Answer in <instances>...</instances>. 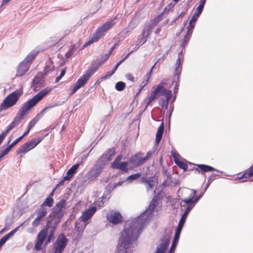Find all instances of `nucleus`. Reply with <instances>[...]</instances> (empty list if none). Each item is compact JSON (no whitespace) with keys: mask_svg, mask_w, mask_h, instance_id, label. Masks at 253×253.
<instances>
[{"mask_svg":"<svg viewBox=\"0 0 253 253\" xmlns=\"http://www.w3.org/2000/svg\"><path fill=\"white\" fill-rule=\"evenodd\" d=\"M157 203L154 198L148 208L139 216L126 221L117 248V253H129L130 245L136 240L143 229L149 223Z\"/></svg>","mask_w":253,"mask_h":253,"instance_id":"nucleus-1","label":"nucleus"},{"mask_svg":"<svg viewBox=\"0 0 253 253\" xmlns=\"http://www.w3.org/2000/svg\"><path fill=\"white\" fill-rule=\"evenodd\" d=\"M51 89L52 88L50 87H46L43 89L36 94L32 98L29 99L24 103L13 121L6 127L4 131H3L1 134H0V145L8 133L11 129L16 127L28 114L31 108L35 106L44 96L50 92Z\"/></svg>","mask_w":253,"mask_h":253,"instance_id":"nucleus-2","label":"nucleus"},{"mask_svg":"<svg viewBox=\"0 0 253 253\" xmlns=\"http://www.w3.org/2000/svg\"><path fill=\"white\" fill-rule=\"evenodd\" d=\"M191 191L190 196L188 198H184L182 200L181 203V210L184 211L183 214L188 215L190 211L195 207L197 203L203 196L202 193L198 196H196L197 191L193 189H189Z\"/></svg>","mask_w":253,"mask_h":253,"instance_id":"nucleus-3","label":"nucleus"},{"mask_svg":"<svg viewBox=\"0 0 253 253\" xmlns=\"http://www.w3.org/2000/svg\"><path fill=\"white\" fill-rule=\"evenodd\" d=\"M172 232L170 229H166L159 240L156 251L154 253H166L171 240Z\"/></svg>","mask_w":253,"mask_h":253,"instance_id":"nucleus-4","label":"nucleus"},{"mask_svg":"<svg viewBox=\"0 0 253 253\" xmlns=\"http://www.w3.org/2000/svg\"><path fill=\"white\" fill-rule=\"evenodd\" d=\"M96 69L94 67H90L76 82L73 85L71 94L75 93L79 89L84 86L89 78L96 72Z\"/></svg>","mask_w":253,"mask_h":253,"instance_id":"nucleus-5","label":"nucleus"},{"mask_svg":"<svg viewBox=\"0 0 253 253\" xmlns=\"http://www.w3.org/2000/svg\"><path fill=\"white\" fill-rule=\"evenodd\" d=\"M22 92L17 90L9 94L3 100L1 104L2 109H7L13 106L17 102Z\"/></svg>","mask_w":253,"mask_h":253,"instance_id":"nucleus-6","label":"nucleus"},{"mask_svg":"<svg viewBox=\"0 0 253 253\" xmlns=\"http://www.w3.org/2000/svg\"><path fill=\"white\" fill-rule=\"evenodd\" d=\"M117 19V17H115L104 23L97 29L94 33L95 35H97L99 39H101L108 30L116 24Z\"/></svg>","mask_w":253,"mask_h":253,"instance_id":"nucleus-7","label":"nucleus"},{"mask_svg":"<svg viewBox=\"0 0 253 253\" xmlns=\"http://www.w3.org/2000/svg\"><path fill=\"white\" fill-rule=\"evenodd\" d=\"M42 140V137L35 138L30 141L24 143L17 150V154H25L37 146Z\"/></svg>","mask_w":253,"mask_h":253,"instance_id":"nucleus-8","label":"nucleus"},{"mask_svg":"<svg viewBox=\"0 0 253 253\" xmlns=\"http://www.w3.org/2000/svg\"><path fill=\"white\" fill-rule=\"evenodd\" d=\"M68 241V239L63 234H60L53 245L54 253H62L66 247Z\"/></svg>","mask_w":253,"mask_h":253,"instance_id":"nucleus-9","label":"nucleus"},{"mask_svg":"<svg viewBox=\"0 0 253 253\" xmlns=\"http://www.w3.org/2000/svg\"><path fill=\"white\" fill-rule=\"evenodd\" d=\"M108 220L113 224H117L122 222L123 216L121 214L117 211H110L107 215Z\"/></svg>","mask_w":253,"mask_h":253,"instance_id":"nucleus-10","label":"nucleus"},{"mask_svg":"<svg viewBox=\"0 0 253 253\" xmlns=\"http://www.w3.org/2000/svg\"><path fill=\"white\" fill-rule=\"evenodd\" d=\"M66 203V201L65 199H62L56 204L53 210L54 217L59 219L63 216L64 213V208Z\"/></svg>","mask_w":253,"mask_h":253,"instance_id":"nucleus-11","label":"nucleus"},{"mask_svg":"<svg viewBox=\"0 0 253 253\" xmlns=\"http://www.w3.org/2000/svg\"><path fill=\"white\" fill-rule=\"evenodd\" d=\"M47 233L48 229L46 228L42 229L39 233L35 246V249L37 251H40L41 250L42 246L47 236Z\"/></svg>","mask_w":253,"mask_h":253,"instance_id":"nucleus-12","label":"nucleus"},{"mask_svg":"<svg viewBox=\"0 0 253 253\" xmlns=\"http://www.w3.org/2000/svg\"><path fill=\"white\" fill-rule=\"evenodd\" d=\"M142 155V154L141 153H138L129 159L128 161L130 168L137 167L145 162Z\"/></svg>","mask_w":253,"mask_h":253,"instance_id":"nucleus-13","label":"nucleus"},{"mask_svg":"<svg viewBox=\"0 0 253 253\" xmlns=\"http://www.w3.org/2000/svg\"><path fill=\"white\" fill-rule=\"evenodd\" d=\"M96 211V207L95 206L91 207L84 211L81 215L82 220L84 222L87 221L95 213Z\"/></svg>","mask_w":253,"mask_h":253,"instance_id":"nucleus-14","label":"nucleus"},{"mask_svg":"<svg viewBox=\"0 0 253 253\" xmlns=\"http://www.w3.org/2000/svg\"><path fill=\"white\" fill-rule=\"evenodd\" d=\"M30 66L28 63H25L24 62L22 61L17 68V74L16 76H22L29 70Z\"/></svg>","mask_w":253,"mask_h":253,"instance_id":"nucleus-15","label":"nucleus"},{"mask_svg":"<svg viewBox=\"0 0 253 253\" xmlns=\"http://www.w3.org/2000/svg\"><path fill=\"white\" fill-rule=\"evenodd\" d=\"M44 79L43 74L42 73H39L33 80L32 84L33 85H36V87H40L44 84Z\"/></svg>","mask_w":253,"mask_h":253,"instance_id":"nucleus-16","label":"nucleus"},{"mask_svg":"<svg viewBox=\"0 0 253 253\" xmlns=\"http://www.w3.org/2000/svg\"><path fill=\"white\" fill-rule=\"evenodd\" d=\"M55 106H47L46 107H45V108H44L42 110V112H41V113L40 114H38L33 120H32L29 125H28V127H29V128H32L35 125V124L37 123V122L38 121V120H39V117L41 116V117L42 116V114L47 110H48L49 109L52 108V107H54Z\"/></svg>","mask_w":253,"mask_h":253,"instance_id":"nucleus-17","label":"nucleus"},{"mask_svg":"<svg viewBox=\"0 0 253 253\" xmlns=\"http://www.w3.org/2000/svg\"><path fill=\"white\" fill-rule=\"evenodd\" d=\"M101 171H102L93 166L91 169H90L87 173L88 179L90 180L94 179L100 175Z\"/></svg>","mask_w":253,"mask_h":253,"instance_id":"nucleus-18","label":"nucleus"},{"mask_svg":"<svg viewBox=\"0 0 253 253\" xmlns=\"http://www.w3.org/2000/svg\"><path fill=\"white\" fill-rule=\"evenodd\" d=\"M197 166L198 168L201 170V173L202 174H204L205 172H208V171H216L220 172H222V171H220L214 168L209 166L207 165H204V164H199L197 165Z\"/></svg>","mask_w":253,"mask_h":253,"instance_id":"nucleus-19","label":"nucleus"},{"mask_svg":"<svg viewBox=\"0 0 253 253\" xmlns=\"http://www.w3.org/2000/svg\"><path fill=\"white\" fill-rule=\"evenodd\" d=\"M104 156H101L97 161L96 164L94 165V167L97 168L101 171L104 169L105 165L108 163L105 160H104Z\"/></svg>","mask_w":253,"mask_h":253,"instance_id":"nucleus-20","label":"nucleus"},{"mask_svg":"<svg viewBox=\"0 0 253 253\" xmlns=\"http://www.w3.org/2000/svg\"><path fill=\"white\" fill-rule=\"evenodd\" d=\"M164 131V125L162 123L158 128L156 136V144H158L160 142Z\"/></svg>","mask_w":253,"mask_h":253,"instance_id":"nucleus-21","label":"nucleus"},{"mask_svg":"<svg viewBox=\"0 0 253 253\" xmlns=\"http://www.w3.org/2000/svg\"><path fill=\"white\" fill-rule=\"evenodd\" d=\"M129 164V161L123 162L119 163V164L111 167L113 169H120L125 172H127L128 170L127 166Z\"/></svg>","mask_w":253,"mask_h":253,"instance_id":"nucleus-22","label":"nucleus"},{"mask_svg":"<svg viewBox=\"0 0 253 253\" xmlns=\"http://www.w3.org/2000/svg\"><path fill=\"white\" fill-rule=\"evenodd\" d=\"M180 235V233L176 232H175L174 237L172 241V243L169 250V253H174L179 239Z\"/></svg>","mask_w":253,"mask_h":253,"instance_id":"nucleus-23","label":"nucleus"},{"mask_svg":"<svg viewBox=\"0 0 253 253\" xmlns=\"http://www.w3.org/2000/svg\"><path fill=\"white\" fill-rule=\"evenodd\" d=\"M78 169V165H74L71 168L67 171L66 175L64 176V179H70L73 175L76 173Z\"/></svg>","mask_w":253,"mask_h":253,"instance_id":"nucleus-24","label":"nucleus"},{"mask_svg":"<svg viewBox=\"0 0 253 253\" xmlns=\"http://www.w3.org/2000/svg\"><path fill=\"white\" fill-rule=\"evenodd\" d=\"M188 215L183 214L176 229V232L180 233Z\"/></svg>","mask_w":253,"mask_h":253,"instance_id":"nucleus-25","label":"nucleus"},{"mask_svg":"<svg viewBox=\"0 0 253 253\" xmlns=\"http://www.w3.org/2000/svg\"><path fill=\"white\" fill-rule=\"evenodd\" d=\"M37 54V52L32 51L29 53L22 61L24 62L25 63H28V65L30 66L31 63L35 58Z\"/></svg>","mask_w":253,"mask_h":253,"instance_id":"nucleus-26","label":"nucleus"},{"mask_svg":"<svg viewBox=\"0 0 253 253\" xmlns=\"http://www.w3.org/2000/svg\"><path fill=\"white\" fill-rule=\"evenodd\" d=\"M115 150L114 148H112L111 149H109L106 152V153L103 154L102 156H105L104 160H105L106 161L108 162L112 160V158L115 155Z\"/></svg>","mask_w":253,"mask_h":253,"instance_id":"nucleus-27","label":"nucleus"},{"mask_svg":"<svg viewBox=\"0 0 253 253\" xmlns=\"http://www.w3.org/2000/svg\"><path fill=\"white\" fill-rule=\"evenodd\" d=\"M173 157L174 158L175 163L181 169H183L184 171L186 170L188 168V166L184 162L180 161L178 160L176 156L174 154L173 155Z\"/></svg>","mask_w":253,"mask_h":253,"instance_id":"nucleus-28","label":"nucleus"},{"mask_svg":"<svg viewBox=\"0 0 253 253\" xmlns=\"http://www.w3.org/2000/svg\"><path fill=\"white\" fill-rule=\"evenodd\" d=\"M253 176V164L248 169H247L243 174L242 176L239 177L238 178L239 179L242 178H249Z\"/></svg>","mask_w":253,"mask_h":253,"instance_id":"nucleus-29","label":"nucleus"},{"mask_svg":"<svg viewBox=\"0 0 253 253\" xmlns=\"http://www.w3.org/2000/svg\"><path fill=\"white\" fill-rule=\"evenodd\" d=\"M48 209L45 207L41 206L37 211V215L38 217L42 219L46 214Z\"/></svg>","mask_w":253,"mask_h":253,"instance_id":"nucleus-30","label":"nucleus"},{"mask_svg":"<svg viewBox=\"0 0 253 253\" xmlns=\"http://www.w3.org/2000/svg\"><path fill=\"white\" fill-rule=\"evenodd\" d=\"M150 34L149 31H146V30H144L141 34L142 37L139 41H137V42H138L139 44H140L141 45L143 44L147 41V38Z\"/></svg>","mask_w":253,"mask_h":253,"instance_id":"nucleus-31","label":"nucleus"},{"mask_svg":"<svg viewBox=\"0 0 253 253\" xmlns=\"http://www.w3.org/2000/svg\"><path fill=\"white\" fill-rule=\"evenodd\" d=\"M218 175L215 173H212L209 177V180L206 185V187L203 191H202L200 194L203 193L204 194L205 192L207 190V188L209 187V185L211 184V181L215 178V177L218 176Z\"/></svg>","mask_w":253,"mask_h":253,"instance_id":"nucleus-32","label":"nucleus"},{"mask_svg":"<svg viewBox=\"0 0 253 253\" xmlns=\"http://www.w3.org/2000/svg\"><path fill=\"white\" fill-rule=\"evenodd\" d=\"M100 39L94 33L92 36L91 37L90 40L84 43V47H86L94 42H97Z\"/></svg>","mask_w":253,"mask_h":253,"instance_id":"nucleus-33","label":"nucleus"},{"mask_svg":"<svg viewBox=\"0 0 253 253\" xmlns=\"http://www.w3.org/2000/svg\"><path fill=\"white\" fill-rule=\"evenodd\" d=\"M182 65L177 63H175V76L177 77V79L179 78L181 72L182 71Z\"/></svg>","mask_w":253,"mask_h":253,"instance_id":"nucleus-34","label":"nucleus"},{"mask_svg":"<svg viewBox=\"0 0 253 253\" xmlns=\"http://www.w3.org/2000/svg\"><path fill=\"white\" fill-rule=\"evenodd\" d=\"M53 203V199L50 197H47L43 203L41 205L42 206L45 207L46 206L48 207H52Z\"/></svg>","mask_w":253,"mask_h":253,"instance_id":"nucleus-35","label":"nucleus"},{"mask_svg":"<svg viewBox=\"0 0 253 253\" xmlns=\"http://www.w3.org/2000/svg\"><path fill=\"white\" fill-rule=\"evenodd\" d=\"M104 195L105 194L96 202V204L99 207L102 206L103 204L109 199V197H107L106 195L105 196Z\"/></svg>","mask_w":253,"mask_h":253,"instance_id":"nucleus-36","label":"nucleus"},{"mask_svg":"<svg viewBox=\"0 0 253 253\" xmlns=\"http://www.w3.org/2000/svg\"><path fill=\"white\" fill-rule=\"evenodd\" d=\"M55 230V227H54L50 231L49 234L47 236V239L45 241V244H49L51 240H52L54 239V232Z\"/></svg>","mask_w":253,"mask_h":253,"instance_id":"nucleus-37","label":"nucleus"},{"mask_svg":"<svg viewBox=\"0 0 253 253\" xmlns=\"http://www.w3.org/2000/svg\"><path fill=\"white\" fill-rule=\"evenodd\" d=\"M165 96L166 98V109L167 108L169 101H170L171 96L172 92L171 90H169L168 91H165Z\"/></svg>","mask_w":253,"mask_h":253,"instance_id":"nucleus-38","label":"nucleus"},{"mask_svg":"<svg viewBox=\"0 0 253 253\" xmlns=\"http://www.w3.org/2000/svg\"><path fill=\"white\" fill-rule=\"evenodd\" d=\"M136 26V25L135 23V22L132 21H131L128 25L127 28L125 30V32L126 33H127L130 32L133 29H134Z\"/></svg>","mask_w":253,"mask_h":253,"instance_id":"nucleus-39","label":"nucleus"},{"mask_svg":"<svg viewBox=\"0 0 253 253\" xmlns=\"http://www.w3.org/2000/svg\"><path fill=\"white\" fill-rule=\"evenodd\" d=\"M164 87V84L163 83H161L159 85L157 86V87L155 88V89L153 91L152 93L155 95H156L158 93H160L162 89Z\"/></svg>","mask_w":253,"mask_h":253,"instance_id":"nucleus-40","label":"nucleus"},{"mask_svg":"<svg viewBox=\"0 0 253 253\" xmlns=\"http://www.w3.org/2000/svg\"><path fill=\"white\" fill-rule=\"evenodd\" d=\"M144 181L146 183V186L147 190H150L153 189L154 183L153 180L145 179Z\"/></svg>","mask_w":253,"mask_h":253,"instance_id":"nucleus-41","label":"nucleus"},{"mask_svg":"<svg viewBox=\"0 0 253 253\" xmlns=\"http://www.w3.org/2000/svg\"><path fill=\"white\" fill-rule=\"evenodd\" d=\"M126 86L125 84L123 82H119L115 85L116 89L118 91L123 90Z\"/></svg>","mask_w":253,"mask_h":253,"instance_id":"nucleus-42","label":"nucleus"},{"mask_svg":"<svg viewBox=\"0 0 253 253\" xmlns=\"http://www.w3.org/2000/svg\"><path fill=\"white\" fill-rule=\"evenodd\" d=\"M140 176H141L140 173H135V174H131V175L128 176L126 179V180L131 182L133 180H135L137 178H138V177H139Z\"/></svg>","mask_w":253,"mask_h":253,"instance_id":"nucleus-43","label":"nucleus"},{"mask_svg":"<svg viewBox=\"0 0 253 253\" xmlns=\"http://www.w3.org/2000/svg\"><path fill=\"white\" fill-rule=\"evenodd\" d=\"M11 149L9 146L7 147L3 151H1L0 149V160H1L4 156L7 155Z\"/></svg>","mask_w":253,"mask_h":253,"instance_id":"nucleus-44","label":"nucleus"},{"mask_svg":"<svg viewBox=\"0 0 253 253\" xmlns=\"http://www.w3.org/2000/svg\"><path fill=\"white\" fill-rule=\"evenodd\" d=\"M184 59V56L183 55V50H181V51L178 53V57L176 60V63L182 64L183 61Z\"/></svg>","mask_w":253,"mask_h":253,"instance_id":"nucleus-45","label":"nucleus"},{"mask_svg":"<svg viewBox=\"0 0 253 253\" xmlns=\"http://www.w3.org/2000/svg\"><path fill=\"white\" fill-rule=\"evenodd\" d=\"M42 220V219L37 216V217L34 219V220L32 222V225L35 227H37L40 225L41 222Z\"/></svg>","mask_w":253,"mask_h":253,"instance_id":"nucleus-46","label":"nucleus"},{"mask_svg":"<svg viewBox=\"0 0 253 253\" xmlns=\"http://www.w3.org/2000/svg\"><path fill=\"white\" fill-rule=\"evenodd\" d=\"M75 45H72L70 50L66 53V58H68L70 57L75 52Z\"/></svg>","mask_w":253,"mask_h":253,"instance_id":"nucleus-47","label":"nucleus"},{"mask_svg":"<svg viewBox=\"0 0 253 253\" xmlns=\"http://www.w3.org/2000/svg\"><path fill=\"white\" fill-rule=\"evenodd\" d=\"M157 23L153 20L152 21L151 23L149 25V26L144 29L146 31H149V33H151V30L153 29L156 25Z\"/></svg>","mask_w":253,"mask_h":253,"instance_id":"nucleus-48","label":"nucleus"},{"mask_svg":"<svg viewBox=\"0 0 253 253\" xmlns=\"http://www.w3.org/2000/svg\"><path fill=\"white\" fill-rule=\"evenodd\" d=\"M140 44L138 42H137L135 44H132L130 45V47L131 48V50L127 54L128 56L134 51L136 50L139 47Z\"/></svg>","mask_w":253,"mask_h":253,"instance_id":"nucleus-49","label":"nucleus"},{"mask_svg":"<svg viewBox=\"0 0 253 253\" xmlns=\"http://www.w3.org/2000/svg\"><path fill=\"white\" fill-rule=\"evenodd\" d=\"M156 95L152 93V94L149 96L148 98V101L147 102L146 106L145 109L149 105V104L155 99Z\"/></svg>","mask_w":253,"mask_h":253,"instance_id":"nucleus-50","label":"nucleus"},{"mask_svg":"<svg viewBox=\"0 0 253 253\" xmlns=\"http://www.w3.org/2000/svg\"><path fill=\"white\" fill-rule=\"evenodd\" d=\"M122 159V155H118L117 156V157L116 158V159L115 160V161L113 163H112L111 167L115 166V165L119 164V163H121L120 161H121Z\"/></svg>","mask_w":253,"mask_h":253,"instance_id":"nucleus-51","label":"nucleus"},{"mask_svg":"<svg viewBox=\"0 0 253 253\" xmlns=\"http://www.w3.org/2000/svg\"><path fill=\"white\" fill-rule=\"evenodd\" d=\"M23 139V137L21 136L17 138L16 140H15L11 144H10L8 146L9 148L12 149L16 144H17L20 141H21Z\"/></svg>","mask_w":253,"mask_h":253,"instance_id":"nucleus-52","label":"nucleus"},{"mask_svg":"<svg viewBox=\"0 0 253 253\" xmlns=\"http://www.w3.org/2000/svg\"><path fill=\"white\" fill-rule=\"evenodd\" d=\"M156 63H155V64L152 66L151 70L146 74V75L144 76V78H145L147 80H149V79L151 76L152 71H153L155 66L156 65Z\"/></svg>","mask_w":253,"mask_h":253,"instance_id":"nucleus-53","label":"nucleus"},{"mask_svg":"<svg viewBox=\"0 0 253 253\" xmlns=\"http://www.w3.org/2000/svg\"><path fill=\"white\" fill-rule=\"evenodd\" d=\"M126 78L127 80L130 81L132 83L136 81V80H135V78L133 77V76L130 73L127 74L126 75Z\"/></svg>","mask_w":253,"mask_h":253,"instance_id":"nucleus-54","label":"nucleus"},{"mask_svg":"<svg viewBox=\"0 0 253 253\" xmlns=\"http://www.w3.org/2000/svg\"><path fill=\"white\" fill-rule=\"evenodd\" d=\"M128 57V54H127L122 60H121L118 64L116 65L114 69L113 70L115 72L116 70L117 69L119 65L124 62L127 57Z\"/></svg>","mask_w":253,"mask_h":253,"instance_id":"nucleus-55","label":"nucleus"},{"mask_svg":"<svg viewBox=\"0 0 253 253\" xmlns=\"http://www.w3.org/2000/svg\"><path fill=\"white\" fill-rule=\"evenodd\" d=\"M203 9H204V7L199 5L198 6L197 9L196 10L194 14H197V15H198L199 16L200 15V14H201Z\"/></svg>","mask_w":253,"mask_h":253,"instance_id":"nucleus-56","label":"nucleus"},{"mask_svg":"<svg viewBox=\"0 0 253 253\" xmlns=\"http://www.w3.org/2000/svg\"><path fill=\"white\" fill-rule=\"evenodd\" d=\"M163 15V13L159 14L154 19V21L158 24L159 22H160L162 20Z\"/></svg>","mask_w":253,"mask_h":253,"instance_id":"nucleus-57","label":"nucleus"},{"mask_svg":"<svg viewBox=\"0 0 253 253\" xmlns=\"http://www.w3.org/2000/svg\"><path fill=\"white\" fill-rule=\"evenodd\" d=\"M69 179H64V177L63 178V179L56 185L55 187V189H57L58 187H60V186L63 185L64 184V182L66 180H69Z\"/></svg>","mask_w":253,"mask_h":253,"instance_id":"nucleus-58","label":"nucleus"},{"mask_svg":"<svg viewBox=\"0 0 253 253\" xmlns=\"http://www.w3.org/2000/svg\"><path fill=\"white\" fill-rule=\"evenodd\" d=\"M115 73L114 71L112 70L111 71L107 72V74L102 78L103 80L106 79L107 78L111 77L114 73Z\"/></svg>","mask_w":253,"mask_h":253,"instance_id":"nucleus-59","label":"nucleus"},{"mask_svg":"<svg viewBox=\"0 0 253 253\" xmlns=\"http://www.w3.org/2000/svg\"><path fill=\"white\" fill-rule=\"evenodd\" d=\"M10 225L7 224H5L4 227L0 231V235L2 234L3 233L5 232L6 231L8 230L9 228Z\"/></svg>","mask_w":253,"mask_h":253,"instance_id":"nucleus-60","label":"nucleus"},{"mask_svg":"<svg viewBox=\"0 0 253 253\" xmlns=\"http://www.w3.org/2000/svg\"><path fill=\"white\" fill-rule=\"evenodd\" d=\"M199 17V16L198 15H197V14L194 13L190 21L193 23H195Z\"/></svg>","mask_w":253,"mask_h":253,"instance_id":"nucleus-61","label":"nucleus"},{"mask_svg":"<svg viewBox=\"0 0 253 253\" xmlns=\"http://www.w3.org/2000/svg\"><path fill=\"white\" fill-rule=\"evenodd\" d=\"M191 36V35H188V34H186L185 35L184 40H183L184 42H185V43H188V42H189V41L190 39Z\"/></svg>","mask_w":253,"mask_h":253,"instance_id":"nucleus-62","label":"nucleus"},{"mask_svg":"<svg viewBox=\"0 0 253 253\" xmlns=\"http://www.w3.org/2000/svg\"><path fill=\"white\" fill-rule=\"evenodd\" d=\"M191 36V35H188V34H186L185 35L184 40H183L184 42H185V43H188V42H189V41L190 39Z\"/></svg>","mask_w":253,"mask_h":253,"instance_id":"nucleus-63","label":"nucleus"},{"mask_svg":"<svg viewBox=\"0 0 253 253\" xmlns=\"http://www.w3.org/2000/svg\"><path fill=\"white\" fill-rule=\"evenodd\" d=\"M152 153L151 151H149L147 153V154L145 157H143L144 162L147 160L152 155Z\"/></svg>","mask_w":253,"mask_h":253,"instance_id":"nucleus-64","label":"nucleus"}]
</instances>
